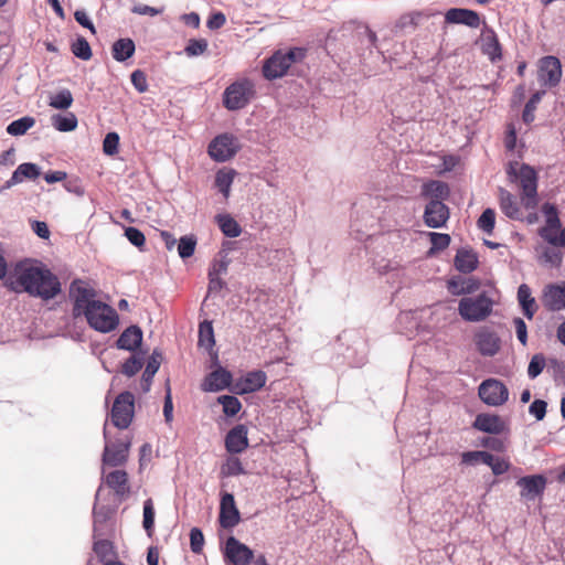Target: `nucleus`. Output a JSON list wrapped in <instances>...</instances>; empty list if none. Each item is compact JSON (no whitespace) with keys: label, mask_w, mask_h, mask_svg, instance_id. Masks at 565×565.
Masks as SVG:
<instances>
[{"label":"nucleus","mask_w":565,"mask_h":565,"mask_svg":"<svg viewBox=\"0 0 565 565\" xmlns=\"http://www.w3.org/2000/svg\"><path fill=\"white\" fill-rule=\"evenodd\" d=\"M431 247L429 249V254H434L435 252L443 250L447 248L450 244V236L444 233L429 232L428 233Z\"/></svg>","instance_id":"nucleus-44"},{"label":"nucleus","mask_w":565,"mask_h":565,"mask_svg":"<svg viewBox=\"0 0 565 565\" xmlns=\"http://www.w3.org/2000/svg\"><path fill=\"white\" fill-rule=\"evenodd\" d=\"M239 149L237 139L230 135L223 134L215 137L209 145L210 157L217 162H225L233 158Z\"/></svg>","instance_id":"nucleus-8"},{"label":"nucleus","mask_w":565,"mask_h":565,"mask_svg":"<svg viewBox=\"0 0 565 565\" xmlns=\"http://www.w3.org/2000/svg\"><path fill=\"white\" fill-rule=\"evenodd\" d=\"M494 301L487 291L477 296H466L458 302L459 316L468 322L486 320L492 312Z\"/></svg>","instance_id":"nucleus-4"},{"label":"nucleus","mask_w":565,"mask_h":565,"mask_svg":"<svg viewBox=\"0 0 565 565\" xmlns=\"http://www.w3.org/2000/svg\"><path fill=\"white\" fill-rule=\"evenodd\" d=\"M225 473L227 476H239L244 475V467L238 458H231L225 465Z\"/></svg>","instance_id":"nucleus-61"},{"label":"nucleus","mask_w":565,"mask_h":565,"mask_svg":"<svg viewBox=\"0 0 565 565\" xmlns=\"http://www.w3.org/2000/svg\"><path fill=\"white\" fill-rule=\"evenodd\" d=\"M196 239L193 235L182 236L178 244V254L181 258H189L194 254Z\"/></svg>","instance_id":"nucleus-43"},{"label":"nucleus","mask_w":565,"mask_h":565,"mask_svg":"<svg viewBox=\"0 0 565 565\" xmlns=\"http://www.w3.org/2000/svg\"><path fill=\"white\" fill-rule=\"evenodd\" d=\"M130 443L119 441L116 444H106L103 454L105 465L117 467L127 461Z\"/></svg>","instance_id":"nucleus-14"},{"label":"nucleus","mask_w":565,"mask_h":565,"mask_svg":"<svg viewBox=\"0 0 565 565\" xmlns=\"http://www.w3.org/2000/svg\"><path fill=\"white\" fill-rule=\"evenodd\" d=\"M135 411V397L130 392L120 393L113 405L111 408V422L113 424L119 428H127L134 417Z\"/></svg>","instance_id":"nucleus-7"},{"label":"nucleus","mask_w":565,"mask_h":565,"mask_svg":"<svg viewBox=\"0 0 565 565\" xmlns=\"http://www.w3.org/2000/svg\"><path fill=\"white\" fill-rule=\"evenodd\" d=\"M215 221L225 236L234 238L241 235L239 224L230 214H218L215 216Z\"/></svg>","instance_id":"nucleus-34"},{"label":"nucleus","mask_w":565,"mask_h":565,"mask_svg":"<svg viewBox=\"0 0 565 565\" xmlns=\"http://www.w3.org/2000/svg\"><path fill=\"white\" fill-rule=\"evenodd\" d=\"M559 228H554V227H550V226H544L543 228H541L540 231V235L546 241L548 242L551 245L553 246H559L561 244V233L557 234V231Z\"/></svg>","instance_id":"nucleus-59"},{"label":"nucleus","mask_w":565,"mask_h":565,"mask_svg":"<svg viewBox=\"0 0 565 565\" xmlns=\"http://www.w3.org/2000/svg\"><path fill=\"white\" fill-rule=\"evenodd\" d=\"M74 317H85L88 326L102 333L114 331L119 324L117 311L96 299L95 290L82 280H75L70 288Z\"/></svg>","instance_id":"nucleus-1"},{"label":"nucleus","mask_w":565,"mask_h":565,"mask_svg":"<svg viewBox=\"0 0 565 565\" xmlns=\"http://www.w3.org/2000/svg\"><path fill=\"white\" fill-rule=\"evenodd\" d=\"M478 351L486 356H493L500 349V339L495 332L489 329H481L475 335Z\"/></svg>","instance_id":"nucleus-15"},{"label":"nucleus","mask_w":565,"mask_h":565,"mask_svg":"<svg viewBox=\"0 0 565 565\" xmlns=\"http://www.w3.org/2000/svg\"><path fill=\"white\" fill-rule=\"evenodd\" d=\"M73 95L70 89L63 88L55 94L49 96V105L52 108L66 110L73 104Z\"/></svg>","instance_id":"nucleus-36"},{"label":"nucleus","mask_w":565,"mask_h":565,"mask_svg":"<svg viewBox=\"0 0 565 565\" xmlns=\"http://www.w3.org/2000/svg\"><path fill=\"white\" fill-rule=\"evenodd\" d=\"M253 96V84L243 79L231 84L224 92V106L228 110L244 108Z\"/></svg>","instance_id":"nucleus-6"},{"label":"nucleus","mask_w":565,"mask_h":565,"mask_svg":"<svg viewBox=\"0 0 565 565\" xmlns=\"http://www.w3.org/2000/svg\"><path fill=\"white\" fill-rule=\"evenodd\" d=\"M500 207L501 211L509 217L516 220L520 217L521 212L515 198L505 189L499 190Z\"/></svg>","instance_id":"nucleus-30"},{"label":"nucleus","mask_w":565,"mask_h":565,"mask_svg":"<svg viewBox=\"0 0 565 565\" xmlns=\"http://www.w3.org/2000/svg\"><path fill=\"white\" fill-rule=\"evenodd\" d=\"M204 545V536L200 529L193 527L190 531V546L193 553H201Z\"/></svg>","instance_id":"nucleus-56"},{"label":"nucleus","mask_w":565,"mask_h":565,"mask_svg":"<svg viewBox=\"0 0 565 565\" xmlns=\"http://www.w3.org/2000/svg\"><path fill=\"white\" fill-rule=\"evenodd\" d=\"M546 402L542 399H535L529 407V412L533 415L537 420H542L546 414Z\"/></svg>","instance_id":"nucleus-62"},{"label":"nucleus","mask_w":565,"mask_h":565,"mask_svg":"<svg viewBox=\"0 0 565 565\" xmlns=\"http://www.w3.org/2000/svg\"><path fill=\"white\" fill-rule=\"evenodd\" d=\"M6 286L14 292H26L43 300H50L61 291V284L55 275L29 260L15 265L6 278Z\"/></svg>","instance_id":"nucleus-2"},{"label":"nucleus","mask_w":565,"mask_h":565,"mask_svg":"<svg viewBox=\"0 0 565 565\" xmlns=\"http://www.w3.org/2000/svg\"><path fill=\"white\" fill-rule=\"evenodd\" d=\"M545 95V90H539L534 93L529 102L525 104L522 118L524 122L531 124L534 120V113L536 109L537 104L541 102L543 96Z\"/></svg>","instance_id":"nucleus-41"},{"label":"nucleus","mask_w":565,"mask_h":565,"mask_svg":"<svg viewBox=\"0 0 565 565\" xmlns=\"http://www.w3.org/2000/svg\"><path fill=\"white\" fill-rule=\"evenodd\" d=\"M429 14L422 11H413L402 14L394 23L393 31L395 33H402L411 30H415L423 19H428Z\"/></svg>","instance_id":"nucleus-25"},{"label":"nucleus","mask_w":565,"mask_h":565,"mask_svg":"<svg viewBox=\"0 0 565 565\" xmlns=\"http://www.w3.org/2000/svg\"><path fill=\"white\" fill-rule=\"evenodd\" d=\"M495 224V213L492 209H486L478 220V226L483 232L491 234Z\"/></svg>","instance_id":"nucleus-47"},{"label":"nucleus","mask_w":565,"mask_h":565,"mask_svg":"<svg viewBox=\"0 0 565 565\" xmlns=\"http://www.w3.org/2000/svg\"><path fill=\"white\" fill-rule=\"evenodd\" d=\"M544 366H545L544 356L541 354H535L531 359L529 367H527V375L530 376V379H535L536 376H539L542 373Z\"/></svg>","instance_id":"nucleus-51"},{"label":"nucleus","mask_w":565,"mask_h":565,"mask_svg":"<svg viewBox=\"0 0 565 565\" xmlns=\"http://www.w3.org/2000/svg\"><path fill=\"white\" fill-rule=\"evenodd\" d=\"M119 136L117 132H108L103 141V150L105 154L114 156L118 152Z\"/></svg>","instance_id":"nucleus-50"},{"label":"nucleus","mask_w":565,"mask_h":565,"mask_svg":"<svg viewBox=\"0 0 565 565\" xmlns=\"http://www.w3.org/2000/svg\"><path fill=\"white\" fill-rule=\"evenodd\" d=\"M136 46L131 39H119L113 44V57L118 62H124L131 57Z\"/></svg>","instance_id":"nucleus-35"},{"label":"nucleus","mask_w":565,"mask_h":565,"mask_svg":"<svg viewBox=\"0 0 565 565\" xmlns=\"http://www.w3.org/2000/svg\"><path fill=\"white\" fill-rule=\"evenodd\" d=\"M513 323L515 327V332H516V337H518L519 341L523 345H525L527 342V329H526L525 322L521 318H515L513 320Z\"/></svg>","instance_id":"nucleus-63"},{"label":"nucleus","mask_w":565,"mask_h":565,"mask_svg":"<svg viewBox=\"0 0 565 565\" xmlns=\"http://www.w3.org/2000/svg\"><path fill=\"white\" fill-rule=\"evenodd\" d=\"M74 18L82 26L87 28L93 34L96 33L95 26L85 11H75Z\"/></svg>","instance_id":"nucleus-64"},{"label":"nucleus","mask_w":565,"mask_h":565,"mask_svg":"<svg viewBox=\"0 0 565 565\" xmlns=\"http://www.w3.org/2000/svg\"><path fill=\"white\" fill-rule=\"evenodd\" d=\"M105 482L118 495H124L129 491L128 475L124 470H115L109 472L105 477Z\"/></svg>","instance_id":"nucleus-29"},{"label":"nucleus","mask_w":565,"mask_h":565,"mask_svg":"<svg viewBox=\"0 0 565 565\" xmlns=\"http://www.w3.org/2000/svg\"><path fill=\"white\" fill-rule=\"evenodd\" d=\"M479 396L483 403L490 406H500L508 401L507 386L494 379L483 381L479 386Z\"/></svg>","instance_id":"nucleus-9"},{"label":"nucleus","mask_w":565,"mask_h":565,"mask_svg":"<svg viewBox=\"0 0 565 565\" xmlns=\"http://www.w3.org/2000/svg\"><path fill=\"white\" fill-rule=\"evenodd\" d=\"M303 57L305 51L299 47H294L286 53L278 51L265 62L263 67L264 76L268 79L281 77L292 63L301 61Z\"/></svg>","instance_id":"nucleus-5"},{"label":"nucleus","mask_w":565,"mask_h":565,"mask_svg":"<svg viewBox=\"0 0 565 565\" xmlns=\"http://www.w3.org/2000/svg\"><path fill=\"white\" fill-rule=\"evenodd\" d=\"M449 218V209L440 200L429 201L425 207L424 222L428 227L440 228Z\"/></svg>","instance_id":"nucleus-11"},{"label":"nucleus","mask_w":565,"mask_h":565,"mask_svg":"<svg viewBox=\"0 0 565 565\" xmlns=\"http://www.w3.org/2000/svg\"><path fill=\"white\" fill-rule=\"evenodd\" d=\"M518 300L523 310L524 316L527 319H532L536 311V305L535 299L532 297L531 289L527 285H520L518 289Z\"/></svg>","instance_id":"nucleus-31"},{"label":"nucleus","mask_w":565,"mask_h":565,"mask_svg":"<svg viewBox=\"0 0 565 565\" xmlns=\"http://www.w3.org/2000/svg\"><path fill=\"white\" fill-rule=\"evenodd\" d=\"M161 359V353L157 350H154L150 355L141 379V388L143 392H149L152 379L160 367Z\"/></svg>","instance_id":"nucleus-28"},{"label":"nucleus","mask_w":565,"mask_h":565,"mask_svg":"<svg viewBox=\"0 0 565 565\" xmlns=\"http://www.w3.org/2000/svg\"><path fill=\"white\" fill-rule=\"evenodd\" d=\"M445 20L450 24H463L472 29L480 26V17L476 11L461 8L449 9L445 14Z\"/></svg>","instance_id":"nucleus-16"},{"label":"nucleus","mask_w":565,"mask_h":565,"mask_svg":"<svg viewBox=\"0 0 565 565\" xmlns=\"http://www.w3.org/2000/svg\"><path fill=\"white\" fill-rule=\"evenodd\" d=\"M556 247L557 246L553 245L551 247H542L539 255V260L544 265L558 267L562 264L563 255Z\"/></svg>","instance_id":"nucleus-38"},{"label":"nucleus","mask_w":565,"mask_h":565,"mask_svg":"<svg viewBox=\"0 0 565 565\" xmlns=\"http://www.w3.org/2000/svg\"><path fill=\"white\" fill-rule=\"evenodd\" d=\"M448 290L455 296L470 295L479 289L480 281L473 277H454L448 280Z\"/></svg>","instance_id":"nucleus-24"},{"label":"nucleus","mask_w":565,"mask_h":565,"mask_svg":"<svg viewBox=\"0 0 565 565\" xmlns=\"http://www.w3.org/2000/svg\"><path fill=\"white\" fill-rule=\"evenodd\" d=\"M51 124L57 131L68 132L76 129L78 120L73 113L54 114Z\"/></svg>","instance_id":"nucleus-33"},{"label":"nucleus","mask_w":565,"mask_h":565,"mask_svg":"<svg viewBox=\"0 0 565 565\" xmlns=\"http://www.w3.org/2000/svg\"><path fill=\"white\" fill-rule=\"evenodd\" d=\"M483 52L490 57L491 61L501 58V46L494 36L488 39V41L484 43Z\"/></svg>","instance_id":"nucleus-55"},{"label":"nucleus","mask_w":565,"mask_h":565,"mask_svg":"<svg viewBox=\"0 0 565 565\" xmlns=\"http://www.w3.org/2000/svg\"><path fill=\"white\" fill-rule=\"evenodd\" d=\"M518 484L522 488L521 495L526 500H534L541 494L546 484L543 476H527L519 479Z\"/></svg>","instance_id":"nucleus-19"},{"label":"nucleus","mask_w":565,"mask_h":565,"mask_svg":"<svg viewBox=\"0 0 565 565\" xmlns=\"http://www.w3.org/2000/svg\"><path fill=\"white\" fill-rule=\"evenodd\" d=\"M266 374L263 371H254L246 374L243 381L242 393L255 392L266 383Z\"/></svg>","instance_id":"nucleus-37"},{"label":"nucleus","mask_w":565,"mask_h":565,"mask_svg":"<svg viewBox=\"0 0 565 565\" xmlns=\"http://www.w3.org/2000/svg\"><path fill=\"white\" fill-rule=\"evenodd\" d=\"M217 402L223 406V412L227 416H235L242 408L239 399L232 395H222Z\"/></svg>","instance_id":"nucleus-42"},{"label":"nucleus","mask_w":565,"mask_h":565,"mask_svg":"<svg viewBox=\"0 0 565 565\" xmlns=\"http://www.w3.org/2000/svg\"><path fill=\"white\" fill-rule=\"evenodd\" d=\"M207 41L205 39L189 40L184 52L189 57L202 55L207 50Z\"/></svg>","instance_id":"nucleus-46"},{"label":"nucleus","mask_w":565,"mask_h":565,"mask_svg":"<svg viewBox=\"0 0 565 565\" xmlns=\"http://www.w3.org/2000/svg\"><path fill=\"white\" fill-rule=\"evenodd\" d=\"M507 173L511 182L518 183L522 190L521 200L526 209L537 204V174L529 164L510 162Z\"/></svg>","instance_id":"nucleus-3"},{"label":"nucleus","mask_w":565,"mask_h":565,"mask_svg":"<svg viewBox=\"0 0 565 565\" xmlns=\"http://www.w3.org/2000/svg\"><path fill=\"white\" fill-rule=\"evenodd\" d=\"M226 450L231 454H241L248 447L247 428L244 425L233 427L225 438Z\"/></svg>","instance_id":"nucleus-18"},{"label":"nucleus","mask_w":565,"mask_h":565,"mask_svg":"<svg viewBox=\"0 0 565 565\" xmlns=\"http://www.w3.org/2000/svg\"><path fill=\"white\" fill-rule=\"evenodd\" d=\"M125 236L134 246L138 248H141L146 243L143 233L136 227H126Z\"/></svg>","instance_id":"nucleus-53"},{"label":"nucleus","mask_w":565,"mask_h":565,"mask_svg":"<svg viewBox=\"0 0 565 565\" xmlns=\"http://www.w3.org/2000/svg\"><path fill=\"white\" fill-rule=\"evenodd\" d=\"M236 177V171L231 168H222L215 174L214 186L227 200L231 195V188Z\"/></svg>","instance_id":"nucleus-27"},{"label":"nucleus","mask_w":565,"mask_h":565,"mask_svg":"<svg viewBox=\"0 0 565 565\" xmlns=\"http://www.w3.org/2000/svg\"><path fill=\"white\" fill-rule=\"evenodd\" d=\"M131 83L139 93H145L148 89L147 78L142 71L136 70L131 73Z\"/></svg>","instance_id":"nucleus-60"},{"label":"nucleus","mask_w":565,"mask_h":565,"mask_svg":"<svg viewBox=\"0 0 565 565\" xmlns=\"http://www.w3.org/2000/svg\"><path fill=\"white\" fill-rule=\"evenodd\" d=\"M225 556L234 565H247L254 557L253 551L234 536L226 541Z\"/></svg>","instance_id":"nucleus-12"},{"label":"nucleus","mask_w":565,"mask_h":565,"mask_svg":"<svg viewBox=\"0 0 565 565\" xmlns=\"http://www.w3.org/2000/svg\"><path fill=\"white\" fill-rule=\"evenodd\" d=\"M142 367V360L140 358L130 356L121 367V372L126 376H134L136 375Z\"/></svg>","instance_id":"nucleus-52"},{"label":"nucleus","mask_w":565,"mask_h":565,"mask_svg":"<svg viewBox=\"0 0 565 565\" xmlns=\"http://www.w3.org/2000/svg\"><path fill=\"white\" fill-rule=\"evenodd\" d=\"M473 427L483 433L500 434L504 430V422L498 415L479 414Z\"/></svg>","instance_id":"nucleus-22"},{"label":"nucleus","mask_w":565,"mask_h":565,"mask_svg":"<svg viewBox=\"0 0 565 565\" xmlns=\"http://www.w3.org/2000/svg\"><path fill=\"white\" fill-rule=\"evenodd\" d=\"M422 195L429 201L440 200L444 202L449 196V188L447 183L434 180L423 185Z\"/></svg>","instance_id":"nucleus-26"},{"label":"nucleus","mask_w":565,"mask_h":565,"mask_svg":"<svg viewBox=\"0 0 565 565\" xmlns=\"http://www.w3.org/2000/svg\"><path fill=\"white\" fill-rule=\"evenodd\" d=\"M154 524V509L151 499H147L143 502V521L142 525L148 534H151Z\"/></svg>","instance_id":"nucleus-48"},{"label":"nucleus","mask_w":565,"mask_h":565,"mask_svg":"<svg viewBox=\"0 0 565 565\" xmlns=\"http://www.w3.org/2000/svg\"><path fill=\"white\" fill-rule=\"evenodd\" d=\"M543 213L546 216V225L545 226H550V227H554V228L561 227V221L557 215V210L554 205L548 204V203L545 204L543 206Z\"/></svg>","instance_id":"nucleus-57"},{"label":"nucleus","mask_w":565,"mask_h":565,"mask_svg":"<svg viewBox=\"0 0 565 565\" xmlns=\"http://www.w3.org/2000/svg\"><path fill=\"white\" fill-rule=\"evenodd\" d=\"M72 53L83 61H88L92 57L90 45L84 38L76 39L72 44Z\"/></svg>","instance_id":"nucleus-45"},{"label":"nucleus","mask_w":565,"mask_h":565,"mask_svg":"<svg viewBox=\"0 0 565 565\" xmlns=\"http://www.w3.org/2000/svg\"><path fill=\"white\" fill-rule=\"evenodd\" d=\"M484 465L489 466L495 476H500L510 469V463L505 459L495 457L491 454V459H486Z\"/></svg>","instance_id":"nucleus-49"},{"label":"nucleus","mask_w":565,"mask_h":565,"mask_svg":"<svg viewBox=\"0 0 565 565\" xmlns=\"http://www.w3.org/2000/svg\"><path fill=\"white\" fill-rule=\"evenodd\" d=\"M35 124L34 118L25 116L8 125L7 132L11 136H22Z\"/></svg>","instance_id":"nucleus-39"},{"label":"nucleus","mask_w":565,"mask_h":565,"mask_svg":"<svg viewBox=\"0 0 565 565\" xmlns=\"http://www.w3.org/2000/svg\"><path fill=\"white\" fill-rule=\"evenodd\" d=\"M142 341V331L138 326H130L118 338L116 345L126 351L137 350Z\"/></svg>","instance_id":"nucleus-21"},{"label":"nucleus","mask_w":565,"mask_h":565,"mask_svg":"<svg viewBox=\"0 0 565 565\" xmlns=\"http://www.w3.org/2000/svg\"><path fill=\"white\" fill-rule=\"evenodd\" d=\"M461 458L462 462L467 465H473L479 461L484 463L486 459H491V454L488 451H467L462 454Z\"/></svg>","instance_id":"nucleus-54"},{"label":"nucleus","mask_w":565,"mask_h":565,"mask_svg":"<svg viewBox=\"0 0 565 565\" xmlns=\"http://www.w3.org/2000/svg\"><path fill=\"white\" fill-rule=\"evenodd\" d=\"M232 375L224 369H217L210 373L202 383V390L205 392H218L231 384Z\"/></svg>","instance_id":"nucleus-20"},{"label":"nucleus","mask_w":565,"mask_h":565,"mask_svg":"<svg viewBox=\"0 0 565 565\" xmlns=\"http://www.w3.org/2000/svg\"><path fill=\"white\" fill-rule=\"evenodd\" d=\"M544 306L552 311H559L565 308V282L553 284L545 287L543 297Z\"/></svg>","instance_id":"nucleus-17"},{"label":"nucleus","mask_w":565,"mask_h":565,"mask_svg":"<svg viewBox=\"0 0 565 565\" xmlns=\"http://www.w3.org/2000/svg\"><path fill=\"white\" fill-rule=\"evenodd\" d=\"M241 518L236 508L234 495L224 493L220 504V523L225 529L234 527L238 524Z\"/></svg>","instance_id":"nucleus-13"},{"label":"nucleus","mask_w":565,"mask_h":565,"mask_svg":"<svg viewBox=\"0 0 565 565\" xmlns=\"http://www.w3.org/2000/svg\"><path fill=\"white\" fill-rule=\"evenodd\" d=\"M562 78L561 61L552 55L540 60L537 79L542 86L555 87Z\"/></svg>","instance_id":"nucleus-10"},{"label":"nucleus","mask_w":565,"mask_h":565,"mask_svg":"<svg viewBox=\"0 0 565 565\" xmlns=\"http://www.w3.org/2000/svg\"><path fill=\"white\" fill-rule=\"evenodd\" d=\"M478 258L475 253L467 249H460L455 257L456 268L465 274L471 273L477 268Z\"/></svg>","instance_id":"nucleus-32"},{"label":"nucleus","mask_w":565,"mask_h":565,"mask_svg":"<svg viewBox=\"0 0 565 565\" xmlns=\"http://www.w3.org/2000/svg\"><path fill=\"white\" fill-rule=\"evenodd\" d=\"M228 265L230 260L226 257L215 259L209 269V276L222 277L227 273Z\"/></svg>","instance_id":"nucleus-58"},{"label":"nucleus","mask_w":565,"mask_h":565,"mask_svg":"<svg viewBox=\"0 0 565 565\" xmlns=\"http://www.w3.org/2000/svg\"><path fill=\"white\" fill-rule=\"evenodd\" d=\"M41 174L39 166L35 163H21L12 173L11 178L6 181L4 188H12L23 182L25 179L34 180Z\"/></svg>","instance_id":"nucleus-23"},{"label":"nucleus","mask_w":565,"mask_h":565,"mask_svg":"<svg viewBox=\"0 0 565 565\" xmlns=\"http://www.w3.org/2000/svg\"><path fill=\"white\" fill-rule=\"evenodd\" d=\"M215 343L213 327L210 321H203L199 327V344L206 349L212 348Z\"/></svg>","instance_id":"nucleus-40"}]
</instances>
